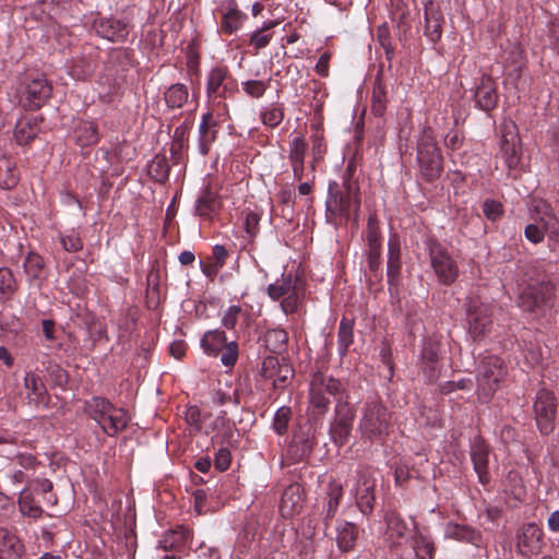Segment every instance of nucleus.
Returning <instances> with one entry per match:
<instances>
[{"mask_svg":"<svg viewBox=\"0 0 559 559\" xmlns=\"http://www.w3.org/2000/svg\"><path fill=\"white\" fill-rule=\"evenodd\" d=\"M360 212L359 187L356 182L345 180L342 185L333 181L329 185L325 201V218L335 228L346 226L349 221L358 226Z\"/></svg>","mask_w":559,"mask_h":559,"instance_id":"nucleus-1","label":"nucleus"},{"mask_svg":"<svg viewBox=\"0 0 559 559\" xmlns=\"http://www.w3.org/2000/svg\"><path fill=\"white\" fill-rule=\"evenodd\" d=\"M391 413L379 399H370L360 409L358 430L361 439L378 442L385 439L389 433Z\"/></svg>","mask_w":559,"mask_h":559,"instance_id":"nucleus-2","label":"nucleus"},{"mask_svg":"<svg viewBox=\"0 0 559 559\" xmlns=\"http://www.w3.org/2000/svg\"><path fill=\"white\" fill-rule=\"evenodd\" d=\"M85 412L110 437L127 428L130 417L123 408L114 406L107 399L95 396L85 404Z\"/></svg>","mask_w":559,"mask_h":559,"instance_id":"nucleus-3","label":"nucleus"},{"mask_svg":"<svg viewBox=\"0 0 559 559\" xmlns=\"http://www.w3.org/2000/svg\"><path fill=\"white\" fill-rule=\"evenodd\" d=\"M344 385L338 379L332 376L316 372L309 384V409L313 415H324L330 405V397L333 396L336 402L343 400Z\"/></svg>","mask_w":559,"mask_h":559,"instance_id":"nucleus-4","label":"nucleus"},{"mask_svg":"<svg viewBox=\"0 0 559 559\" xmlns=\"http://www.w3.org/2000/svg\"><path fill=\"white\" fill-rule=\"evenodd\" d=\"M267 295L273 300L281 299L284 313H295L305 298V282L297 275L283 273L281 278L267 286Z\"/></svg>","mask_w":559,"mask_h":559,"instance_id":"nucleus-5","label":"nucleus"},{"mask_svg":"<svg viewBox=\"0 0 559 559\" xmlns=\"http://www.w3.org/2000/svg\"><path fill=\"white\" fill-rule=\"evenodd\" d=\"M416 158L421 177L433 181L443 171L442 155L430 129H424L417 139Z\"/></svg>","mask_w":559,"mask_h":559,"instance_id":"nucleus-6","label":"nucleus"},{"mask_svg":"<svg viewBox=\"0 0 559 559\" xmlns=\"http://www.w3.org/2000/svg\"><path fill=\"white\" fill-rule=\"evenodd\" d=\"M508 373L504 361L496 355L484 356L477 371V395L481 402H488L500 389Z\"/></svg>","mask_w":559,"mask_h":559,"instance_id":"nucleus-7","label":"nucleus"},{"mask_svg":"<svg viewBox=\"0 0 559 559\" xmlns=\"http://www.w3.org/2000/svg\"><path fill=\"white\" fill-rule=\"evenodd\" d=\"M201 348L207 356L217 357L225 367H234L238 360L239 348L236 341L227 342L224 331L215 329L203 334L200 341Z\"/></svg>","mask_w":559,"mask_h":559,"instance_id":"nucleus-8","label":"nucleus"},{"mask_svg":"<svg viewBox=\"0 0 559 559\" xmlns=\"http://www.w3.org/2000/svg\"><path fill=\"white\" fill-rule=\"evenodd\" d=\"M235 91V82L228 75V71L224 68H214L211 70L206 93L210 100V106L213 110H222L227 112V104L224 99Z\"/></svg>","mask_w":559,"mask_h":559,"instance_id":"nucleus-9","label":"nucleus"},{"mask_svg":"<svg viewBox=\"0 0 559 559\" xmlns=\"http://www.w3.org/2000/svg\"><path fill=\"white\" fill-rule=\"evenodd\" d=\"M493 307L478 299H471L466 309L468 332L474 341H480L491 332Z\"/></svg>","mask_w":559,"mask_h":559,"instance_id":"nucleus-10","label":"nucleus"},{"mask_svg":"<svg viewBox=\"0 0 559 559\" xmlns=\"http://www.w3.org/2000/svg\"><path fill=\"white\" fill-rule=\"evenodd\" d=\"M355 411L347 401L338 400L335 405L334 417L330 424V437L332 442L341 448L348 442Z\"/></svg>","mask_w":559,"mask_h":559,"instance_id":"nucleus-11","label":"nucleus"},{"mask_svg":"<svg viewBox=\"0 0 559 559\" xmlns=\"http://www.w3.org/2000/svg\"><path fill=\"white\" fill-rule=\"evenodd\" d=\"M533 412L539 431L546 436L551 433L555 429L557 414V403L554 393L544 388L538 390Z\"/></svg>","mask_w":559,"mask_h":559,"instance_id":"nucleus-12","label":"nucleus"},{"mask_svg":"<svg viewBox=\"0 0 559 559\" xmlns=\"http://www.w3.org/2000/svg\"><path fill=\"white\" fill-rule=\"evenodd\" d=\"M515 550L524 559L538 555L544 546L543 530L535 523L523 524L515 534Z\"/></svg>","mask_w":559,"mask_h":559,"instance_id":"nucleus-13","label":"nucleus"},{"mask_svg":"<svg viewBox=\"0 0 559 559\" xmlns=\"http://www.w3.org/2000/svg\"><path fill=\"white\" fill-rule=\"evenodd\" d=\"M501 147L500 152L509 169H514L520 164L521 148L518 127L511 119H506L500 126Z\"/></svg>","mask_w":559,"mask_h":559,"instance_id":"nucleus-14","label":"nucleus"},{"mask_svg":"<svg viewBox=\"0 0 559 559\" xmlns=\"http://www.w3.org/2000/svg\"><path fill=\"white\" fill-rule=\"evenodd\" d=\"M554 292L555 285L551 281L530 285L520 294L519 306L524 311L534 312L552 297Z\"/></svg>","mask_w":559,"mask_h":559,"instance_id":"nucleus-15","label":"nucleus"},{"mask_svg":"<svg viewBox=\"0 0 559 559\" xmlns=\"http://www.w3.org/2000/svg\"><path fill=\"white\" fill-rule=\"evenodd\" d=\"M260 374L263 379L272 381L275 390H283L294 376L293 367L277 357H265L261 365Z\"/></svg>","mask_w":559,"mask_h":559,"instance_id":"nucleus-16","label":"nucleus"},{"mask_svg":"<svg viewBox=\"0 0 559 559\" xmlns=\"http://www.w3.org/2000/svg\"><path fill=\"white\" fill-rule=\"evenodd\" d=\"M430 263L440 283L450 285L457 278L459 267L456 263L441 248H431Z\"/></svg>","mask_w":559,"mask_h":559,"instance_id":"nucleus-17","label":"nucleus"},{"mask_svg":"<svg viewBox=\"0 0 559 559\" xmlns=\"http://www.w3.org/2000/svg\"><path fill=\"white\" fill-rule=\"evenodd\" d=\"M367 258L370 272L377 274L381 265V233L376 215L368 218L367 230Z\"/></svg>","mask_w":559,"mask_h":559,"instance_id":"nucleus-18","label":"nucleus"},{"mask_svg":"<svg viewBox=\"0 0 559 559\" xmlns=\"http://www.w3.org/2000/svg\"><path fill=\"white\" fill-rule=\"evenodd\" d=\"M225 115L227 112L211 108L202 116L199 127V145L202 154H207L210 145L216 140L218 124L223 121Z\"/></svg>","mask_w":559,"mask_h":559,"instance_id":"nucleus-19","label":"nucleus"},{"mask_svg":"<svg viewBox=\"0 0 559 559\" xmlns=\"http://www.w3.org/2000/svg\"><path fill=\"white\" fill-rule=\"evenodd\" d=\"M52 86L45 78L31 80L24 91V106L32 110L40 108L50 98Z\"/></svg>","mask_w":559,"mask_h":559,"instance_id":"nucleus-20","label":"nucleus"},{"mask_svg":"<svg viewBox=\"0 0 559 559\" xmlns=\"http://www.w3.org/2000/svg\"><path fill=\"white\" fill-rule=\"evenodd\" d=\"M474 98L476 106L484 110L490 111L498 104L497 85L490 75L484 74L475 86Z\"/></svg>","mask_w":559,"mask_h":559,"instance_id":"nucleus-21","label":"nucleus"},{"mask_svg":"<svg viewBox=\"0 0 559 559\" xmlns=\"http://www.w3.org/2000/svg\"><path fill=\"white\" fill-rule=\"evenodd\" d=\"M425 15V35L433 43L438 41L442 36V25L444 16L441 8L433 0H427L424 3Z\"/></svg>","mask_w":559,"mask_h":559,"instance_id":"nucleus-22","label":"nucleus"},{"mask_svg":"<svg viewBox=\"0 0 559 559\" xmlns=\"http://www.w3.org/2000/svg\"><path fill=\"white\" fill-rule=\"evenodd\" d=\"M314 433L310 427H300L294 432L289 444V453L295 461H301L310 455L314 445Z\"/></svg>","mask_w":559,"mask_h":559,"instance_id":"nucleus-23","label":"nucleus"},{"mask_svg":"<svg viewBox=\"0 0 559 559\" xmlns=\"http://www.w3.org/2000/svg\"><path fill=\"white\" fill-rule=\"evenodd\" d=\"M304 506V489L302 487L295 483L290 484L286 487L283 492L280 511L283 518H293L298 514Z\"/></svg>","mask_w":559,"mask_h":559,"instance_id":"nucleus-24","label":"nucleus"},{"mask_svg":"<svg viewBox=\"0 0 559 559\" xmlns=\"http://www.w3.org/2000/svg\"><path fill=\"white\" fill-rule=\"evenodd\" d=\"M308 150V143L302 135L295 136L289 142L288 159L296 180H301L305 175V158Z\"/></svg>","mask_w":559,"mask_h":559,"instance_id":"nucleus-25","label":"nucleus"},{"mask_svg":"<svg viewBox=\"0 0 559 559\" xmlns=\"http://www.w3.org/2000/svg\"><path fill=\"white\" fill-rule=\"evenodd\" d=\"M96 33L111 41L126 39L129 31L128 25L121 20L112 17H102L94 24Z\"/></svg>","mask_w":559,"mask_h":559,"instance_id":"nucleus-26","label":"nucleus"},{"mask_svg":"<svg viewBox=\"0 0 559 559\" xmlns=\"http://www.w3.org/2000/svg\"><path fill=\"white\" fill-rule=\"evenodd\" d=\"M222 207V200L217 192L206 187L197 200L195 214L204 219L212 221Z\"/></svg>","mask_w":559,"mask_h":559,"instance_id":"nucleus-27","label":"nucleus"},{"mask_svg":"<svg viewBox=\"0 0 559 559\" xmlns=\"http://www.w3.org/2000/svg\"><path fill=\"white\" fill-rule=\"evenodd\" d=\"M22 540L12 532L0 528V559H24Z\"/></svg>","mask_w":559,"mask_h":559,"instance_id":"nucleus-28","label":"nucleus"},{"mask_svg":"<svg viewBox=\"0 0 559 559\" xmlns=\"http://www.w3.org/2000/svg\"><path fill=\"white\" fill-rule=\"evenodd\" d=\"M24 388L27 391V399L29 403L39 406L48 404V393L41 378L34 373L27 372L24 377Z\"/></svg>","mask_w":559,"mask_h":559,"instance_id":"nucleus-29","label":"nucleus"},{"mask_svg":"<svg viewBox=\"0 0 559 559\" xmlns=\"http://www.w3.org/2000/svg\"><path fill=\"white\" fill-rule=\"evenodd\" d=\"M374 481L369 479L366 476H361L358 480V486L356 488V502L359 510L368 514L373 510L374 506Z\"/></svg>","mask_w":559,"mask_h":559,"instance_id":"nucleus-30","label":"nucleus"},{"mask_svg":"<svg viewBox=\"0 0 559 559\" xmlns=\"http://www.w3.org/2000/svg\"><path fill=\"white\" fill-rule=\"evenodd\" d=\"M222 10L224 11L221 22L222 32L226 34L237 32L242 26L246 14L239 11L233 1H227L223 4Z\"/></svg>","mask_w":559,"mask_h":559,"instance_id":"nucleus-31","label":"nucleus"},{"mask_svg":"<svg viewBox=\"0 0 559 559\" xmlns=\"http://www.w3.org/2000/svg\"><path fill=\"white\" fill-rule=\"evenodd\" d=\"M488 448L483 442H475L472 445V461L474 464V469L478 475V479L481 484H487L490 479V475L488 472Z\"/></svg>","mask_w":559,"mask_h":559,"instance_id":"nucleus-32","label":"nucleus"},{"mask_svg":"<svg viewBox=\"0 0 559 559\" xmlns=\"http://www.w3.org/2000/svg\"><path fill=\"white\" fill-rule=\"evenodd\" d=\"M445 536L459 542H465L479 546L481 542V535L479 532L471 526L450 523L445 530Z\"/></svg>","mask_w":559,"mask_h":559,"instance_id":"nucleus-33","label":"nucleus"},{"mask_svg":"<svg viewBox=\"0 0 559 559\" xmlns=\"http://www.w3.org/2000/svg\"><path fill=\"white\" fill-rule=\"evenodd\" d=\"M73 138L75 143L82 147L97 144L99 138L96 124L91 121L79 122L74 128Z\"/></svg>","mask_w":559,"mask_h":559,"instance_id":"nucleus-34","label":"nucleus"},{"mask_svg":"<svg viewBox=\"0 0 559 559\" xmlns=\"http://www.w3.org/2000/svg\"><path fill=\"white\" fill-rule=\"evenodd\" d=\"M17 180L15 162L0 150V188L12 189Z\"/></svg>","mask_w":559,"mask_h":559,"instance_id":"nucleus-35","label":"nucleus"},{"mask_svg":"<svg viewBox=\"0 0 559 559\" xmlns=\"http://www.w3.org/2000/svg\"><path fill=\"white\" fill-rule=\"evenodd\" d=\"M24 272L29 281H43L46 277L45 261L36 252H28L23 263Z\"/></svg>","mask_w":559,"mask_h":559,"instance_id":"nucleus-36","label":"nucleus"},{"mask_svg":"<svg viewBox=\"0 0 559 559\" xmlns=\"http://www.w3.org/2000/svg\"><path fill=\"white\" fill-rule=\"evenodd\" d=\"M386 535L392 540H399L406 536L408 527L396 511H388L385 514Z\"/></svg>","mask_w":559,"mask_h":559,"instance_id":"nucleus-37","label":"nucleus"},{"mask_svg":"<svg viewBox=\"0 0 559 559\" xmlns=\"http://www.w3.org/2000/svg\"><path fill=\"white\" fill-rule=\"evenodd\" d=\"M504 491L516 501H522L526 496V486L521 474L511 469L504 480Z\"/></svg>","mask_w":559,"mask_h":559,"instance_id":"nucleus-38","label":"nucleus"},{"mask_svg":"<svg viewBox=\"0 0 559 559\" xmlns=\"http://www.w3.org/2000/svg\"><path fill=\"white\" fill-rule=\"evenodd\" d=\"M543 226L530 224L525 227V237L533 243H538L544 239L545 231L550 227L551 233L557 234L559 223L554 216H549L548 221L542 218Z\"/></svg>","mask_w":559,"mask_h":559,"instance_id":"nucleus-39","label":"nucleus"},{"mask_svg":"<svg viewBox=\"0 0 559 559\" xmlns=\"http://www.w3.org/2000/svg\"><path fill=\"white\" fill-rule=\"evenodd\" d=\"M358 538V528L355 524L344 522L337 527V546L342 551H349L354 548Z\"/></svg>","mask_w":559,"mask_h":559,"instance_id":"nucleus-40","label":"nucleus"},{"mask_svg":"<svg viewBox=\"0 0 559 559\" xmlns=\"http://www.w3.org/2000/svg\"><path fill=\"white\" fill-rule=\"evenodd\" d=\"M265 347L275 354H281L286 350L288 335L283 329H271L264 334Z\"/></svg>","mask_w":559,"mask_h":559,"instance_id":"nucleus-41","label":"nucleus"},{"mask_svg":"<svg viewBox=\"0 0 559 559\" xmlns=\"http://www.w3.org/2000/svg\"><path fill=\"white\" fill-rule=\"evenodd\" d=\"M354 322L348 318H343L340 322L338 333H337V350L341 357H344L349 346L354 341Z\"/></svg>","mask_w":559,"mask_h":559,"instance_id":"nucleus-42","label":"nucleus"},{"mask_svg":"<svg viewBox=\"0 0 559 559\" xmlns=\"http://www.w3.org/2000/svg\"><path fill=\"white\" fill-rule=\"evenodd\" d=\"M164 97L169 108H181L189 98V92L186 85L176 83L165 91Z\"/></svg>","mask_w":559,"mask_h":559,"instance_id":"nucleus-43","label":"nucleus"},{"mask_svg":"<svg viewBox=\"0 0 559 559\" xmlns=\"http://www.w3.org/2000/svg\"><path fill=\"white\" fill-rule=\"evenodd\" d=\"M38 133V123L36 119H21L16 126L14 135L20 144H27Z\"/></svg>","mask_w":559,"mask_h":559,"instance_id":"nucleus-44","label":"nucleus"},{"mask_svg":"<svg viewBox=\"0 0 559 559\" xmlns=\"http://www.w3.org/2000/svg\"><path fill=\"white\" fill-rule=\"evenodd\" d=\"M401 273V253L397 242L390 240L389 242V257L386 265V275L390 283L397 280Z\"/></svg>","mask_w":559,"mask_h":559,"instance_id":"nucleus-45","label":"nucleus"},{"mask_svg":"<svg viewBox=\"0 0 559 559\" xmlns=\"http://www.w3.org/2000/svg\"><path fill=\"white\" fill-rule=\"evenodd\" d=\"M386 92L382 82L377 79L371 95V111L374 116L382 117L386 110Z\"/></svg>","mask_w":559,"mask_h":559,"instance_id":"nucleus-46","label":"nucleus"},{"mask_svg":"<svg viewBox=\"0 0 559 559\" xmlns=\"http://www.w3.org/2000/svg\"><path fill=\"white\" fill-rule=\"evenodd\" d=\"M19 509L23 515L32 519H38L43 514V509L37 504L29 491L22 490L17 500Z\"/></svg>","mask_w":559,"mask_h":559,"instance_id":"nucleus-47","label":"nucleus"},{"mask_svg":"<svg viewBox=\"0 0 559 559\" xmlns=\"http://www.w3.org/2000/svg\"><path fill=\"white\" fill-rule=\"evenodd\" d=\"M191 536L190 530L185 526L170 531L165 534L160 545L165 550L173 549L178 545L185 544Z\"/></svg>","mask_w":559,"mask_h":559,"instance_id":"nucleus-48","label":"nucleus"},{"mask_svg":"<svg viewBox=\"0 0 559 559\" xmlns=\"http://www.w3.org/2000/svg\"><path fill=\"white\" fill-rule=\"evenodd\" d=\"M261 121L264 126L275 128L281 124L284 119V108L281 104H272L261 111Z\"/></svg>","mask_w":559,"mask_h":559,"instance_id":"nucleus-49","label":"nucleus"},{"mask_svg":"<svg viewBox=\"0 0 559 559\" xmlns=\"http://www.w3.org/2000/svg\"><path fill=\"white\" fill-rule=\"evenodd\" d=\"M343 496V488L338 484H331L328 491V501L324 507L325 520L334 518Z\"/></svg>","mask_w":559,"mask_h":559,"instance_id":"nucleus-50","label":"nucleus"},{"mask_svg":"<svg viewBox=\"0 0 559 559\" xmlns=\"http://www.w3.org/2000/svg\"><path fill=\"white\" fill-rule=\"evenodd\" d=\"M413 548L417 559H433L435 545L427 536L420 533L416 534Z\"/></svg>","mask_w":559,"mask_h":559,"instance_id":"nucleus-51","label":"nucleus"},{"mask_svg":"<svg viewBox=\"0 0 559 559\" xmlns=\"http://www.w3.org/2000/svg\"><path fill=\"white\" fill-rule=\"evenodd\" d=\"M326 153V143L321 133H316L311 136V162L310 168L314 173L316 165L324 157Z\"/></svg>","mask_w":559,"mask_h":559,"instance_id":"nucleus-52","label":"nucleus"},{"mask_svg":"<svg viewBox=\"0 0 559 559\" xmlns=\"http://www.w3.org/2000/svg\"><path fill=\"white\" fill-rule=\"evenodd\" d=\"M278 24L277 21H272L265 24L261 29L255 31L250 38V45H252L257 50L264 48L271 40V34L266 32L272 27Z\"/></svg>","mask_w":559,"mask_h":559,"instance_id":"nucleus-53","label":"nucleus"},{"mask_svg":"<svg viewBox=\"0 0 559 559\" xmlns=\"http://www.w3.org/2000/svg\"><path fill=\"white\" fill-rule=\"evenodd\" d=\"M292 418V409L288 406L280 407L274 416L273 428L278 435L287 432L288 424Z\"/></svg>","mask_w":559,"mask_h":559,"instance_id":"nucleus-54","label":"nucleus"},{"mask_svg":"<svg viewBox=\"0 0 559 559\" xmlns=\"http://www.w3.org/2000/svg\"><path fill=\"white\" fill-rule=\"evenodd\" d=\"M60 243L68 252H78L83 248V241L78 231L71 230L60 235Z\"/></svg>","mask_w":559,"mask_h":559,"instance_id":"nucleus-55","label":"nucleus"},{"mask_svg":"<svg viewBox=\"0 0 559 559\" xmlns=\"http://www.w3.org/2000/svg\"><path fill=\"white\" fill-rule=\"evenodd\" d=\"M474 386V381L471 378L460 379L457 381H447L441 385L442 394H450L456 390L469 391Z\"/></svg>","mask_w":559,"mask_h":559,"instance_id":"nucleus-56","label":"nucleus"},{"mask_svg":"<svg viewBox=\"0 0 559 559\" xmlns=\"http://www.w3.org/2000/svg\"><path fill=\"white\" fill-rule=\"evenodd\" d=\"M242 313V309L240 306H229L222 316V324L229 330H233L239 319V316Z\"/></svg>","mask_w":559,"mask_h":559,"instance_id":"nucleus-57","label":"nucleus"},{"mask_svg":"<svg viewBox=\"0 0 559 559\" xmlns=\"http://www.w3.org/2000/svg\"><path fill=\"white\" fill-rule=\"evenodd\" d=\"M93 71L92 64L85 59H81L70 68V75L75 80L86 79Z\"/></svg>","mask_w":559,"mask_h":559,"instance_id":"nucleus-58","label":"nucleus"},{"mask_svg":"<svg viewBox=\"0 0 559 559\" xmlns=\"http://www.w3.org/2000/svg\"><path fill=\"white\" fill-rule=\"evenodd\" d=\"M483 212L488 219L495 222L499 219L503 213L502 204L498 201L487 199L483 203Z\"/></svg>","mask_w":559,"mask_h":559,"instance_id":"nucleus-59","label":"nucleus"},{"mask_svg":"<svg viewBox=\"0 0 559 559\" xmlns=\"http://www.w3.org/2000/svg\"><path fill=\"white\" fill-rule=\"evenodd\" d=\"M15 290V281L8 269H0V294L12 295Z\"/></svg>","mask_w":559,"mask_h":559,"instance_id":"nucleus-60","label":"nucleus"},{"mask_svg":"<svg viewBox=\"0 0 559 559\" xmlns=\"http://www.w3.org/2000/svg\"><path fill=\"white\" fill-rule=\"evenodd\" d=\"M267 84L260 80H249L243 83V91L251 97L259 98L263 96Z\"/></svg>","mask_w":559,"mask_h":559,"instance_id":"nucleus-61","label":"nucleus"},{"mask_svg":"<svg viewBox=\"0 0 559 559\" xmlns=\"http://www.w3.org/2000/svg\"><path fill=\"white\" fill-rule=\"evenodd\" d=\"M260 216L254 212H247L245 216V229L250 239L254 238L259 231Z\"/></svg>","mask_w":559,"mask_h":559,"instance_id":"nucleus-62","label":"nucleus"},{"mask_svg":"<svg viewBox=\"0 0 559 559\" xmlns=\"http://www.w3.org/2000/svg\"><path fill=\"white\" fill-rule=\"evenodd\" d=\"M230 462H231V454H230L229 450L225 447L219 448L215 454V460H214L215 467L218 471L224 472L229 467Z\"/></svg>","mask_w":559,"mask_h":559,"instance_id":"nucleus-63","label":"nucleus"},{"mask_svg":"<svg viewBox=\"0 0 559 559\" xmlns=\"http://www.w3.org/2000/svg\"><path fill=\"white\" fill-rule=\"evenodd\" d=\"M185 420L195 430L201 429V412L197 406H190L185 412Z\"/></svg>","mask_w":559,"mask_h":559,"instance_id":"nucleus-64","label":"nucleus"}]
</instances>
